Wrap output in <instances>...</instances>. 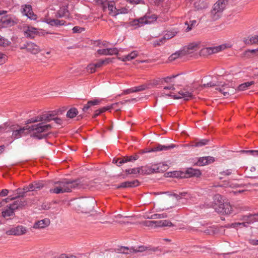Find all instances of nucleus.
Here are the masks:
<instances>
[{"label":"nucleus","instance_id":"nucleus-52","mask_svg":"<svg viewBox=\"0 0 258 258\" xmlns=\"http://www.w3.org/2000/svg\"><path fill=\"white\" fill-rule=\"evenodd\" d=\"M15 191L16 192L17 194H18V196L15 197H17V199L19 198H23L26 196L25 195H24L23 189L21 188H17L16 190H15ZM13 192H14V191H13Z\"/></svg>","mask_w":258,"mask_h":258},{"label":"nucleus","instance_id":"nucleus-51","mask_svg":"<svg viewBox=\"0 0 258 258\" xmlns=\"http://www.w3.org/2000/svg\"><path fill=\"white\" fill-rule=\"evenodd\" d=\"M240 226H242L243 227H247V225L246 223L245 222V221H244V222H241V223L236 222V223H232L230 227L235 228L237 227Z\"/></svg>","mask_w":258,"mask_h":258},{"label":"nucleus","instance_id":"nucleus-18","mask_svg":"<svg viewBox=\"0 0 258 258\" xmlns=\"http://www.w3.org/2000/svg\"><path fill=\"white\" fill-rule=\"evenodd\" d=\"M27 205V202L25 201H22L19 199H16L12 204H10L9 206L14 211L19 209H22L24 207Z\"/></svg>","mask_w":258,"mask_h":258},{"label":"nucleus","instance_id":"nucleus-42","mask_svg":"<svg viewBox=\"0 0 258 258\" xmlns=\"http://www.w3.org/2000/svg\"><path fill=\"white\" fill-rule=\"evenodd\" d=\"M197 24L196 20H191L189 21V24L187 22L185 23V25H187V27L186 29V31L188 32L191 30L193 28H194Z\"/></svg>","mask_w":258,"mask_h":258},{"label":"nucleus","instance_id":"nucleus-57","mask_svg":"<svg viewBox=\"0 0 258 258\" xmlns=\"http://www.w3.org/2000/svg\"><path fill=\"white\" fill-rule=\"evenodd\" d=\"M146 88L147 86L145 85H142L139 86L134 87V89H135L136 92L144 91Z\"/></svg>","mask_w":258,"mask_h":258},{"label":"nucleus","instance_id":"nucleus-7","mask_svg":"<svg viewBox=\"0 0 258 258\" xmlns=\"http://www.w3.org/2000/svg\"><path fill=\"white\" fill-rule=\"evenodd\" d=\"M78 208L83 212L89 213L93 209L95 201L89 199H80L77 201Z\"/></svg>","mask_w":258,"mask_h":258},{"label":"nucleus","instance_id":"nucleus-63","mask_svg":"<svg viewBox=\"0 0 258 258\" xmlns=\"http://www.w3.org/2000/svg\"><path fill=\"white\" fill-rule=\"evenodd\" d=\"M95 68H99L102 66L103 64V61H102L101 60H99L97 62L94 63H92Z\"/></svg>","mask_w":258,"mask_h":258},{"label":"nucleus","instance_id":"nucleus-49","mask_svg":"<svg viewBox=\"0 0 258 258\" xmlns=\"http://www.w3.org/2000/svg\"><path fill=\"white\" fill-rule=\"evenodd\" d=\"M137 20L139 21V25H143L144 24H148V23H150V21H149L148 19H147V17L146 16H145L144 17H142V18H140L138 19H137Z\"/></svg>","mask_w":258,"mask_h":258},{"label":"nucleus","instance_id":"nucleus-48","mask_svg":"<svg viewBox=\"0 0 258 258\" xmlns=\"http://www.w3.org/2000/svg\"><path fill=\"white\" fill-rule=\"evenodd\" d=\"M176 34V32H168L164 35L163 39H166V40L171 39L175 36Z\"/></svg>","mask_w":258,"mask_h":258},{"label":"nucleus","instance_id":"nucleus-26","mask_svg":"<svg viewBox=\"0 0 258 258\" xmlns=\"http://www.w3.org/2000/svg\"><path fill=\"white\" fill-rule=\"evenodd\" d=\"M169 195L174 197L177 200H179L182 199L186 200L190 198V194L185 191L179 192V194L173 193Z\"/></svg>","mask_w":258,"mask_h":258},{"label":"nucleus","instance_id":"nucleus-17","mask_svg":"<svg viewBox=\"0 0 258 258\" xmlns=\"http://www.w3.org/2000/svg\"><path fill=\"white\" fill-rule=\"evenodd\" d=\"M69 15L70 12L68 10V5L60 7L55 14V16L57 18L69 17Z\"/></svg>","mask_w":258,"mask_h":258},{"label":"nucleus","instance_id":"nucleus-28","mask_svg":"<svg viewBox=\"0 0 258 258\" xmlns=\"http://www.w3.org/2000/svg\"><path fill=\"white\" fill-rule=\"evenodd\" d=\"M197 47V44H190L188 46H185L183 47L182 49V53H183V55H186L187 54H190L195 49V48Z\"/></svg>","mask_w":258,"mask_h":258},{"label":"nucleus","instance_id":"nucleus-20","mask_svg":"<svg viewBox=\"0 0 258 258\" xmlns=\"http://www.w3.org/2000/svg\"><path fill=\"white\" fill-rule=\"evenodd\" d=\"M40 47L34 43L28 42L27 52L33 54H36L40 51Z\"/></svg>","mask_w":258,"mask_h":258},{"label":"nucleus","instance_id":"nucleus-29","mask_svg":"<svg viewBox=\"0 0 258 258\" xmlns=\"http://www.w3.org/2000/svg\"><path fill=\"white\" fill-rule=\"evenodd\" d=\"M216 90L222 93L225 96H228L230 94V88L227 84L222 85L221 87L216 88Z\"/></svg>","mask_w":258,"mask_h":258},{"label":"nucleus","instance_id":"nucleus-64","mask_svg":"<svg viewBox=\"0 0 258 258\" xmlns=\"http://www.w3.org/2000/svg\"><path fill=\"white\" fill-rule=\"evenodd\" d=\"M9 190L7 189H4L0 191V196L1 197H5L8 195Z\"/></svg>","mask_w":258,"mask_h":258},{"label":"nucleus","instance_id":"nucleus-6","mask_svg":"<svg viewBox=\"0 0 258 258\" xmlns=\"http://www.w3.org/2000/svg\"><path fill=\"white\" fill-rule=\"evenodd\" d=\"M167 165H160V164L153 165L152 166H141L140 168L141 174H150L154 173L164 172L166 170Z\"/></svg>","mask_w":258,"mask_h":258},{"label":"nucleus","instance_id":"nucleus-24","mask_svg":"<svg viewBox=\"0 0 258 258\" xmlns=\"http://www.w3.org/2000/svg\"><path fill=\"white\" fill-rule=\"evenodd\" d=\"M37 29L32 27H28L27 29L24 31V34L27 38H34L37 34Z\"/></svg>","mask_w":258,"mask_h":258},{"label":"nucleus","instance_id":"nucleus-8","mask_svg":"<svg viewBox=\"0 0 258 258\" xmlns=\"http://www.w3.org/2000/svg\"><path fill=\"white\" fill-rule=\"evenodd\" d=\"M149 247L144 245H140L138 246H132L131 247L121 246L118 248V252L120 253L117 255V257H121L123 254H127L130 252L137 253L139 252H143L146 250L149 249Z\"/></svg>","mask_w":258,"mask_h":258},{"label":"nucleus","instance_id":"nucleus-38","mask_svg":"<svg viewBox=\"0 0 258 258\" xmlns=\"http://www.w3.org/2000/svg\"><path fill=\"white\" fill-rule=\"evenodd\" d=\"M183 53H182V50L176 51L174 53L172 54L169 57V59L170 61L174 60L178 57L182 56H184Z\"/></svg>","mask_w":258,"mask_h":258},{"label":"nucleus","instance_id":"nucleus-58","mask_svg":"<svg viewBox=\"0 0 258 258\" xmlns=\"http://www.w3.org/2000/svg\"><path fill=\"white\" fill-rule=\"evenodd\" d=\"M72 30L74 33H81L83 31H84V28L79 26H75Z\"/></svg>","mask_w":258,"mask_h":258},{"label":"nucleus","instance_id":"nucleus-34","mask_svg":"<svg viewBox=\"0 0 258 258\" xmlns=\"http://www.w3.org/2000/svg\"><path fill=\"white\" fill-rule=\"evenodd\" d=\"M109 109H110V107H102L101 108L97 109V110H95L94 114L92 116V118H95L97 116H98L99 114H100L101 113H103V112H105L106 111L108 110Z\"/></svg>","mask_w":258,"mask_h":258},{"label":"nucleus","instance_id":"nucleus-4","mask_svg":"<svg viewBox=\"0 0 258 258\" xmlns=\"http://www.w3.org/2000/svg\"><path fill=\"white\" fill-rule=\"evenodd\" d=\"M227 3L228 0H218L214 5L210 13V17L212 21H216L221 17Z\"/></svg>","mask_w":258,"mask_h":258},{"label":"nucleus","instance_id":"nucleus-39","mask_svg":"<svg viewBox=\"0 0 258 258\" xmlns=\"http://www.w3.org/2000/svg\"><path fill=\"white\" fill-rule=\"evenodd\" d=\"M43 116V122H48L53 120L54 115L51 114V113L48 112L45 114H42Z\"/></svg>","mask_w":258,"mask_h":258},{"label":"nucleus","instance_id":"nucleus-53","mask_svg":"<svg viewBox=\"0 0 258 258\" xmlns=\"http://www.w3.org/2000/svg\"><path fill=\"white\" fill-rule=\"evenodd\" d=\"M241 152L253 156H258L257 150H242Z\"/></svg>","mask_w":258,"mask_h":258},{"label":"nucleus","instance_id":"nucleus-15","mask_svg":"<svg viewBox=\"0 0 258 258\" xmlns=\"http://www.w3.org/2000/svg\"><path fill=\"white\" fill-rule=\"evenodd\" d=\"M101 102V100L99 99H95L93 100L88 101L87 103L84 106L82 110L85 114L86 112L89 113L91 110L90 109L91 106L99 105Z\"/></svg>","mask_w":258,"mask_h":258},{"label":"nucleus","instance_id":"nucleus-16","mask_svg":"<svg viewBox=\"0 0 258 258\" xmlns=\"http://www.w3.org/2000/svg\"><path fill=\"white\" fill-rule=\"evenodd\" d=\"M215 161V158L211 156H206L201 157L196 163L198 166H204L207 164H211Z\"/></svg>","mask_w":258,"mask_h":258},{"label":"nucleus","instance_id":"nucleus-23","mask_svg":"<svg viewBox=\"0 0 258 258\" xmlns=\"http://www.w3.org/2000/svg\"><path fill=\"white\" fill-rule=\"evenodd\" d=\"M222 49V46H218L214 47H207L202 50L203 55H210L213 53H217Z\"/></svg>","mask_w":258,"mask_h":258},{"label":"nucleus","instance_id":"nucleus-60","mask_svg":"<svg viewBox=\"0 0 258 258\" xmlns=\"http://www.w3.org/2000/svg\"><path fill=\"white\" fill-rule=\"evenodd\" d=\"M97 52L99 54H100V55H108V48L98 49L97 50Z\"/></svg>","mask_w":258,"mask_h":258},{"label":"nucleus","instance_id":"nucleus-14","mask_svg":"<svg viewBox=\"0 0 258 258\" xmlns=\"http://www.w3.org/2000/svg\"><path fill=\"white\" fill-rule=\"evenodd\" d=\"M50 223V219L48 218H45L35 222L33 227L34 229H43L48 227Z\"/></svg>","mask_w":258,"mask_h":258},{"label":"nucleus","instance_id":"nucleus-13","mask_svg":"<svg viewBox=\"0 0 258 258\" xmlns=\"http://www.w3.org/2000/svg\"><path fill=\"white\" fill-rule=\"evenodd\" d=\"M140 184V182L138 180L136 179L133 181H126L121 182L120 184L117 185L116 188H123L127 187H135Z\"/></svg>","mask_w":258,"mask_h":258},{"label":"nucleus","instance_id":"nucleus-9","mask_svg":"<svg viewBox=\"0 0 258 258\" xmlns=\"http://www.w3.org/2000/svg\"><path fill=\"white\" fill-rule=\"evenodd\" d=\"M27 232L26 227L22 225H18L6 231L7 235L20 236L26 234Z\"/></svg>","mask_w":258,"mask_h":258},{"label":"nucleus","instance_id":"nucleus-19","mask_svg":"<svg viewBox=\"0 0 258 258\" xmlns=\"http://www.w3.org/2000/svg\"><path fill=\"white\" fill-rule=\"evenodd\" d=\"M185 175L184 178H189L192 176L199 177L201 175V172L199 169H195L192 168H187L185 172H184Z\"/></svg>","mask_w":258,"mask_h":258},{"label":"nucleus","instance_id":"nucleus-45","mask_svg":"<svg viewBox=\"0 0 258 258\" xmlns=\"http://www.w3.org/2000/svg\"><path fill=\"white\" fill-rule=\"evenodd\" d=\"M16 199L17 197H11V196H9V197L6 198L5 199L2 200V201L0 202V207H3L5 203H7L11 201L15 200Z\"/></svg>","mask_w":258,"mask_h":258},{"label":"nucleus","instance_id":"nucleus-11","mask_svg":"<svg viewBox=\"0 0 258 258\" xmlns=\"http://www.w3.org/2000/svg\"><path fill=\"white\" fill-rule=\"evenodd\" d=\"M18 23L17 19L9 16L3 17L0 20V27L8 28L14 26Z\"/></svg>","mask_w":258,"mask_h":258},{"label":"nucleus","instance_id":"nucleus-30","mask_svg":"<svg viewBox=\"0 0 258 258\" xmlns=\"http://www.w3.org/2000/svg\"><path fill=\"white\" fill-rule=\"evenodd\" d=\"M8 208L3 211L2 213V216L7 219L8 217H11L15 215V211L10 206H8Z\"/></svg>","mask_w":258,"mask_h":258},{"label":"nucleus","instance_id":"nucleus-41","mask_svg":"<svg viewBox=\"0 0 258 258\" xmlns=\"http://www.w3.org/2000/svg\"><path fill=\"white\" fill-rule=\"evenodd\" d=\"M137 54L138 52L137 51H133L129 54L126 55L123 60L126 61L133 59L137 56Z\"/></svg>","mask_w":258,"mask_h":258},{"label":"nucleus","instance_id":"nucleus-10","mask_svg":"<svg viewBox=\"0 0 258 258\" xmlns=\"http://www.w3.org/2000/svg\"><path fill=\"white\" fill-rule=\"evenodd\" d=\"M32 132L31 128V125H27L19 129L14 130L13 131L12 137L14 139H18L22 137L23 136L26 135Z\"/></svg>","mask_w":258,"mask_h":258},{"label":"nucleus","instance_id":"nucleus-37","mask_svg":"<svg viewBox=\"0 0 258 258\" xmlns=\"http://www.w3.org/2000/svg\"><path fill=\"white\" fill-rule=\"evenodd\" d=\"M244 41L246 44L257 43H258V35L248 37V39H246Z\"/></svg>","mask_w":258,"mask_h":258},{"label":"nucleus","instance_id":"nucleus-31","mask_svg":"<svg viewBox=\"0 0 258 258\" xmlns=\"http://www.w3.org/2000/svg\"><path fill=\"white\" fill-rule=\"evenodd\" d=\"M157 227H172L174 225L169 220H164L156 221Z\"/></svg>","mask_w":258,"mask_h":258},{"label":"nucleus","instance_id":"nucleus-33","mask_svg":"<svg viewBox=\"0 0 258 258\" xmlns=\"http://www.w3.org/2000/svg\"><path fill=\"white\" fill-rule=\"evenodd\" d=\"M168 174H170V175H169V176L170 177H177V178H184L185 175L184 174L183 172H181L179 171H174L173 172H168L167 173Z\"/></svg>","mask_w":258,"mask_h":258},{"label":"nucleus","instance_id":"nucleus-5","mask_svg":"<svg viewBox=\"0 0 258 258\" xmlns=\"http://www.w3.org/2000/svg\"><path fill=\"white\" fill-rule=\"evenodd\" d=\"M222 197L220 195H218L215 196L216 201L215 205V211L222 214H230L232 210V208L229 203L223 202L221 200Z\"/></svg>","mask_w":258,"mask_h":258},{"label":"nucleus","instance_id":"nucleus-2","mask_svg":"<svg viewBox=\"0 0 258 258\" xmlns=\"http://www.w3.org/2000/svg\"><path fill=\"white\" fill-rule=\"evenodd\" d=\"M176 146V145L174 144H170L169 145L166 146L158 144L155 146H154L153 148H151L150 149L148 148H146L145 149L141 150L133 156L123 157L122 158H121V159L120 160L119 163L123 164L124 163H126L127 162H134L139 158V154L143 155L144 154L150 153L151 152L166 151L169 149H173L175 148Z\"/></svg>","mask_w":258,"mask_h":258},{"label":"nucleus","instance_id":"nucleus-22","mask_svg":"<svg viewBox=\"0 0 258 258\" xmlns=\"http://www.w3.org/2000/svg\"><path fill=\"white\" fill-rule=\"evenodd\" d=\"M242 220L246 223L247 225L252 223L258 221V213L255 214H249L243 216Z\"/></svg>","mask_w":258,"mask_h":258},{"label":"nucleus","instance_id":"nucleus-3","mask_svg":"<svg viewBox=\"0 0 258 258\" xmlns=\"http://www.w3.org/2000/svg\"><path fill=\"white\" fill-rule=\"evenodd\" d=\"M52 128L50 124H44V122H40L36 124L31 125V128L33 133L31 134L30 136L32 138L41 140L43 139H47L49 135L51 134V132H48Z\"/></svg>","mask_w":258,"mask_h":258},{"label":"nucleus","instance_id":"nucleus-1","mask_svg":"<svg viewBox=\"0 0 258 258\" xmlns=\"http://www.w3.org/2000/svg\"><path fill=\"white\" fill-rule=\"evenodd\" d=\"M55 184H58L57 186L53 188H50L49 192L50 193L60 194L64 192H71L73 189L83 188V184L81 179H76L72 180L70 179L64 178L60 181L55 182Z\"/></svg>","mask_w":258,"mask_h":258},{"label":"nucleus","instance_id":"nucleus-56","mask_svg":"<svg viewBox=\"0 0 258 258\" xmlns=\"http://www.w3.org/2000/svg\"><path fill=\"white\" fill-rule=\"evenodd\" d=\"M95 70H96V68H95V67H94L93 64H90L89 65H88V66L87 67V70L88 72H89L90 73H93L95 72Z\"/></svg>","mask_w":258,"mask_h":258},{"label":"nucleus","instance_id":"nucleus-36","mask_svg":"<svg viewBox=\"0 0 258 258\" xmlns=\"http://www.w3.org/2000/svg\"><path fill=\"white\" fill-rule=\"evenodd\" d=\"M253 81L247 82L239 85L238 87V90L239 91H243L245 90L250 86L254 84Z\"/></svg>","mask_w":258,"mask_h":258},{"label":"nucleus","instance_id":"nucleus-46","mask_svg":"<svg viewBox=\"0 0 258 258\" xmlns=\"http://www.w3.org/2000/svg\"><path fill=\"white\" fill-rule=\"evenodd\" d=\"M167 217V215L166 213L163 214H155L151 216V219H161V218H165Z\"/></svg>","mask_w":258,"mask_h":258},{"label":"nucleus","instance_id":"nucleus-27","mask_svg":"<svg viewBox=\"0 0 258 258\" xmlns=\"http://www.w3.org/2000/svg\"><path fill=\"white\" fill-rule=\"evenodd\" d=\"M178 94L180 99L183 98L185 100H188L193 97V95L191 92L187 91L185 89L179 91Z\"/></svg>","mask_w":258,"mask_h":258},{"label":"nucleus","instance_id":"nucleus-12","mask_svg":"<svg viewBox=\"0 0 258 258\" xmlns=\"http://www.w3.org/2000/svg\"><path fill=\"white\" fill-rule=\"evenodd\" d=\"M22 13L31 20H35L37 18V15L33 13L32 6L30 5H25L22 9Z\"/></svg>","mask_w":258,"mask_h":258},{"label":"nucleus","instance_id":"nucleus-40","mask_svg":"<svg viewBox=\"0 0 258 258\" xmlns=\"http://www.w3.org/2000/svg\"><path fill=\"white\" fill-rule=\"evenodd\" d=\"M179 74H177L176 75H172L171 76H168L167 77L162 78L160 79V81H161V84H163L164 82L165 83H169L172 81V79L176 78L178 76H179Z\"/></svg>","mask_w":258,"mask_h":258},{"label":"nucleus","instance_id":"nucleus-47","mask_svg":"<svg viewBox=\"0 0 258 258\" xmlns=\"http://www.w3.org/2000/svg\"><path fill=\"white\" fill-rule=\"evenodd\" d=\"M216 228L212 227H209L204 230V232L209 235H213L216 233Z\"/></svg>","mask_w":258,"mask_h":258},{"label":"nucleus","instance_id":"nucleus-44","mask_svg":"<svg viewBox=\"0 0 258 258\" xmlns=\"http://www.w3.org/2000/svg\"><path fill=\"white\" fill-rule=\"evenodd\" d=\"M156 222V221H145L143 222V224L145 226L147 227L156 228L157 224Z\"/></svg>","mask_w":258,"mask_h":258},{"label":"nucleus","instance_id":"nucleus-50","mask_svg":"<svg viewBox=\"0 0 258 258\" xmlns=\"http://www.w3.org/2000/svg\"><path fill=\"white\" fill-rule=\"evenodd\" d=\"M114 5V2L113 1L108 3V9L110 11L109 14H112L114 9H116V7Z\"/></svg>","mask_w":258,"mask_h":258},{"label":"nucleus","instance_id":"nucleus-59","mask_svg":"<svg viewBox=\"0 0 258 258\" xmlns=\"http://www.w3.org/2000/svg\"><path fill=\"white\" fill-rule=\"evenodd\" d=\"M7 60V56L2 53H0V65L4 63Z\"/></svg>","mask_w":258,"mask_h":258},{"label":"nucleus","instance_id":"nucleus-62","mask_svg":"<svg viewBox=\"0 0 258 258\" xmlns=\"http://www.w3.org/2000/svg\"><path fill=\"white\" fill-rule=\"evenodd\" d=\"M123 104H124V102L120 101V102H119L117 103H113L111 106H109L108 107H110V109L113 108V109H116V110H118V109L116 108L117 107H118L119 105H122Z\"/></svg>","mask_w":258,"mask_h":258},{"label":"nucleus","instance_id":"nucleus-21","mask_svg":"<svg viewBox=\"0 0 258 258\" xmlns=\"http://www.w3.org/2000/svg\"><path fill=\"white\" fill-rule=\"evenodd\" d=\"M46 182L44 181H34L30 184V188L32 191H37L45 186Z\"/></svg>","mask_w":258,"mask_h":258},{"label":"nucleus","instance_id":"nucleus-61","mask_svg":"<svg viewBox=\"0 0 258 258\" xmlns=\"http://www.w3.org/2000/svg\"><path fill=\"white\" fill-rule=\"evenodd\" d=\"M232 173L231 169H227L226 170L221 171L220 172V174L224 176H228L230 175Z\"/></svg>","mask_w":258,"mask_h":258},{"label":"nucleus","instance_id":"nucleus-25","mask_svg":"<svg viewBox=\"0 0 258 258\" xmlns=\"http://www.w3.org/2000/svg\"><path fill=\"white\" fill-rule=\"evenodd\" d=\"M47 23L51 26H62L65 25L66 22L64 20H59L58 19H47Z\"/></svg>","mask_w":258,"mask_h":258},{"label":"nucleus","instance_id":"nucleus-35","mask_svg":"<svg viewBox=\"0 0 258 258\" xmlns=\"http://www.w3.org/2000/svg\"><path fill=\"white\" fill-rule=\"evenodd\" d=\"M209 142L210 140L209 139H202L195 142L194 144L192 145V146L196 147H202L204 145H207Z\"/></svg>","mask_w":258,"mask_h":258},{"label":"nucleus","instance_id":"nucleus-55","mask_svg":"<svg viewBox=\"0 0 258 258\" xmlns=\"http://www.w3.org/2000/svg\"><path fill=\"white\" fill-rule=\"evenodd\" d=\"M108 55L117 54L118 50L116 48H108Z\"/></svg>","mask_w":258,"mask_h":258},{"label":"nucleus","instance_id":"nucleus-32","mask_svg":"<svg viewBox=\"0 0 258 258\" xmlns=\"http://www.w3.org/2000/svg\"><path fill=\"white\" fill-rule=\"evenodd\" d=\"M78 111L76 108L73 107L70 108L67 113V116L70 118H73L78 114Z\"/></svg>","mask_w":258,"mask_h":258},{"label":"nucleus","instance_id":"nucleus-43","mask_svg":"<svg viewBox=\"0 0 258 258\" xmlns=\"http://www.w3.org/2000/svg\"><path fill=\"white\" fill-rule=\"evenodd\" d=\"M125 173H126L128 174H140V168H135L132 169H126L125 170Z\"/></svg>","mask_w":258,"mask_h":258},{"label":"nucleus","instance_id":"nucleus-54","mask_svg":"<svg viewBox=\"0 0 258 258\" xmlns=\"http://www.w3.org/2000/svg\"><path fill=\"white\" fill-rule=\"evenodd\" d=\"M10 44V41L5 40L2 38H0V46L5 47L8 46Z\"/></svg>","mask_w":258,"mask_h":258}]
</instances>
